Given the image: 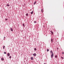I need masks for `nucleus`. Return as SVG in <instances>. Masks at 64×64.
Segmentation results:
<instances>
[{
    "mask_svg": "<svg viewBox=\"0 0 64 64\" xmlns=\"http://www.w3.org/2000/svg\"><path fill=\"white\" fill-rule=\"evenodd\" d=\"M54 56V54H53V53H52V54L51 55V58H52Z\"/></svg>",
    "mask_w": 64,
    "mask_h": 64,
    "instance_id": "obj_1",
    "label": "nucleus"
},
{
    "mask_svg": "<svg viewBox=\"0 0 64 64\" xmlns=\"http://www.w3.org/2000/svg\"><path fill=\"white\" fill-rule=\"evenodd\" d=\"M10 30L11 31H13V29L12 28H10Z\"/></svg>",
    "mask_w": 64,
    "mask_h": 64,
    "instance_id": "obj_2",
    "label": "nucleus"
},
{
    "mask_svg": "<svg viewBox=\"0 0 64 64\" xmlns=\"http://www.w3.org/2000/svg\"><path fill=\"white\" fill-rule=\"evenodd\" d=\"M7 56H10V53H8L7 54Z\"/></svg>",
    "mask_w": 64,
    "mask_h": 64,
    "instance_id": "obj_3",
    "label": "nucleus"
},
{
    "mask_svg": "<svg viewBox=\"0 0 64 64\" xmlns=\"http://www.w3.org/2000/svg\"><path fill=\"white\" fill-rule=\"evenodd\" d=\"M33 56H36V54L35 53V54H33Z\"/></svg>",
    "mask_w": 64,
    "mask_h": 64,
    "instance_id": "obj_4",
    "label": "nucleus"
},
{
    "mask_svg": "<svg viewBox=\"0 0 64 64\" xmlns=\"http://www.w3.org/2000/svg\"><path fill=\"white\" fill-rule=\"evenodd\" d=\"M50 32H51V33H52V35H53V34L54 33H53V32H52V31H50Z\"/></svg>",
    "mask_w": 64,
    "mask_h": 64,
    "instance_id": "obj_5",
    "label": "nucleus"
},
{
    "mask_svg": "<svg viewBox=\"0 0 64 64\" xmlns=\"http://www.w3.org/2000/svg\"><path fill=\"white\" fill-rule=\"evenodd\" d=\"M53 39H52V38H51V42H53Z\"/></svg>",
    "mask_w": 64,
    "mask_h": 64,
    "instance_id": "obj_6",
    "label": "nucleus"
},
{
    "mask_svg": "<svg viewBox=\"0 0 64 64\" xmlns=\"http://www.w3.org/2000/svg\"><path fill=\"white\" fill-rule=\"evenodd\" d=\"M31 60H33V58L32 57H31Z\"/></svg>",
    "mask_w": 64,
    "mask_h": 64,
    "instance_id": "obj_7",
    "label": "nucleus"
},
{
    "mask_svg": "<svg viewBox=\"0 0 64 64\" xmlns=\"http://www.w3.org/2000/svg\"><path fill=\"white\" fill-rule=\"evenodd\" d=\"M1 59L2 60H4V58H1Z\"/></svg>",
    "mask_w": 64,
    "mask_h": 64,
    "instance_id": "obj_8",
    "label": "nucleus"
},
{
    "mask_svg": "<svg viewBox=\"0 0 64 64\" xmlns=\"http://www.w3.org/2000/svg\"><path fill=\"white\" fill-rule=\"evenodd\" d=\"M33 13V11H32V12H31V14H32Z\"/></svg>",
    "mask_w": 64,
    "mask_h": 64,
    "instance_id": "obj_9",
    "label": "nucleus"
},
{
    "mask_svg": "<svg viewBox=\"0 0 64 64\" xmlns=\"http://www.w3.org/2000/svg\"><path fill=\"white\" fill-rule=\"evenodd\" d=\"M36 1L34 2V5H35V4H36Z\"/></svg>",
    "mask_w": 64,
    "mask_h": 64,
    "instance_id": "obj_10",
    "label": "nucleus"
},
{
    "mask_svg": "<svg viewBox=\"0 0 64 64\" xmlns=\"http://www.w3.org/2000/svg\"><path fill=\"white\" fill-rule=\"evenodd\" d=\"M23 26H24V27H25V25H24V24H23Z\"/></svg>",
    "mask_w": 64,
    "mask_h": 64,
    "instance_id": "obj_11",
    "label": "nucleus"
},
{
    "mask_svg": "<svg viewBox=\"0 0 64 64\" xmlns=\"http://www.w3.org/2000/svg\"><path fill=\"white\" fill-rule=\"evenodd\" d=\"M50 52L51 54H52V53H53V52H52V50L50 51Z\"/></svg>",
    "mask_w": 64,
    "mask_h": 64,
    "instance_id": "obj_12",
    "label": "nucleus"
},
{
    "mask_svg": "<svg viewBox=\"0 0 64 64\" xmlns=\"http://www.w3.org/2000/svg\"><path fill=\"white\" fill-rule=\"evenodd\" d=\"M34 50H35L36 51V48H34Z\"/></svg>",
    "mask_w": 64,
    "mask_h": 64,
    "instance_id": "obj_13",
    "label": "nucleus"
},
{
    "mask_svg": "<svg viewBox=\"0 0 64 64\" xmlns=\"http://www.w3.org/2000/svg\"><path fill=\"white\" fill-rule=\"evenodd\" d=\"M6 6H9V5L8 4H7Z\"/></svg>",
    "mask_w": 64,
    "mask_h": 64,
    "instance_id": "obj_14",
    "label": "nucleus"
},
{
    "mask_svg": "<svg viewBox=\"0 0 64 64\" xmlns=\"http://www.w3.org/2000/svg\"><path fill=\"white\" fill-rule=\"evenodd\" d=\"M26 16H28V14H26Z\"/></svg>",
    "mask_w": 64,
    "mask_h": 64,
    "instance_id": "obj_15",
    "label": "nucleus"
},
{
    "mask_svg": "<svg viewBox=\"0 0 64 64\" xmlns=\"http://www.w3.org/2000/svg\"><path fill=\"white\" fill-rule=\"evenodd\" d=\"M41 12H43V9H42Z\"/></svg>",
    "mask_w": 64,
    "mask_h": 64,
    "instance_id": "obj_16",
    "label": "nucleus"
},
{
    "mask_svg": "<svg viewBox=\"0 0 64 64\" xmlns=\"http://www.w3.org/2000/svg\"><path fill=\"white\" fill-rule=\"evenodd\" d=\"M34 23H36V21H34Z\"/></svg>",
    "mask_w": 64,
    "mask_h": 64,
    "instance_id": "obj_17",
    "label": "nucleus"
},
{
    "mask_svg": "<svg viewBox=\"0 0 64 64\" xmlns=\"http://www.w3.org/2000/svg\"><path fill=\"white\" fill-rule=\"evenodd\" d=\"M4 54H6V52H4Z\"/></svg>",
    "mask_w": 64,
    "mask_h": 64,
    "instance_id": "obj_18",
    "label": "nucleus"
},
{
    "mask_svg": "<svg viewBox=\"0 0 64 64\" xmlns=\"http://www.w3.org/2000/svg\"><path fill=\"white\" fill-rule=\"evenodd\" d=\"M9 58H11V56H10L9 57Z\"/></svg>",
    "mask_w": 64,
    "mask_h": 64,
    "instance_id": "obj_19",
    "label": "nucleus"
},
{
    "mask_svg": "<svg viewBox=\"0 0 64 64\" xmlns=\"http://www.w3.org/2000/svg\"><path fill=\"white\" fill-rule=\"evenodd\" d=\"M57 56H55V57L56 58H57Z\"/></svg>",
    "mask_w": 64,
    "mask_h": 64,
    "instance_id": "obj_20",
    "label": "nucleus"
},
{
    "mask_svg": "<svg viewBox=\"0 0 64 64\" xmlns=\"http://www.w3.org/2000/svg\"><path fill=\"white\" fill-rule=\"evenodd\" d=\"M61 58H62V59H64V58H63V57H61Z\"/></svg>",
    "mask_w": 64,
    "mask_h": 64,
    "instance_id": "obj_21",
    "label": "nucleus"
},
{
    "mask_svg": "<svg viewBox=\"0 0 64 64\" xmlns=\"http://www.w3.org/2000/svg\"><path fill=\"white\" fill-rule=\"evenodd\" d=\"M47 51H48V52L49 51V49H48V50H47Z\"/></svg>",
    "mask_w": 64,
    "mask_h": 64,
    "instance_id": "obj_22",
    "label": "nucleus"
},
{
    "mask_svg": "<svg viewBox=\"0 0 64 64\" xmlns=\"http://www.w3.org/2000/svg\"><path fill=\"white\" fill-rule=\"evenodd\" d=\"M6 21H7V19H6Z\"/></svg>",
    "mask_w": 64,
    "mask_h": 64,
    "instance_id": "obj_23",
    "label": "nucleus"
},
{
    "mask_svg": "<svg viewBox=\"0 0 64 64\" xmlns=\"http://www.w3.org/2000/svg\"><path fill=\"white\" fill-rule=\"evenodd\" d=\"M64 54V52H62V54Z\"/></svg>",
    "mask_w": 64,
    "mask_h": 64,
    "instance_id": "obj_24",
    "label": "nucleus"
},
{
    "mask_svg": "<svg viewBox=\"0 0 64 64\" xmlns=\"http://www.w3.org/2000/svg\"><path fill=\"white\" fill-rule=\"evenodd\" d=\"M48 41H49V42H50V40H49Z\"/></svg>",
    "mask_w": 64,
    "mask_h": 64,
    "instance_id": "obj_25",
    "label": "nucleus"
},
{
    "mask_svg": "<svg viewBox=\"0 0 64 64\" xmlns=\"http://www.w3.org/2000/svg\"><path fill=\"white\" fill-rule=\"evenodd\" d=\"M3 40H5V38H4Z\"/></svg>",
    "mask_w": 64,
    "mask_h": 64,
    "instance_id": "obj_26",
    "label": "nucleus"
},
{
    "mask_svg": "<svg viewBox=\"0 0 64 64\" xmlns=\"http://www.w3.org/2000/svg\"><path fill=\"white\" fill-rule=\"evenodd\" d=\"M3 48V49H4V48H4V47Z\"/></svg>",
    "mask_w": 64,
    "mask_h": 64,
    "instance_id": "obj_27",
    "label": "nucleus"
},
{
    "mask_svg": "<svg viewBox=\"0 0 64 64\" xmlns=\"http://www.w3.org/2000/svg\"><path fill=\"white\" fill-rule=\"evenodd\" d=\"M57 49H58V48H57Z\"/></svg>",
    "mask_w": 64,
    "mask_h": 64,
    "instance_id": "obj_28",
    "label": "nucleus"
},
{
    "mask_svg": "<svg viewBox=\"0 0 64 64\" xmlns=\"http://www.w3.org/2000/svg\"><path fill=\"white\" fill-rule=\"evenodd\" d=\"M5 46H4V47H5Z\"/></svg>",
    "mask_w": 64,
    "mask_h": 64,
    "instance_id": "obj_29",
    "label": "nucleus"
},
{
    "mask_svg": "<svg viewBox=\"0 0 64 64\" xmlns=\"http://www.w3.org/2000/svg\"><path fill=\"white\" fill-rule=\"evenodd\" d=\"M4 38H5V37H4Z\"/></svg>",
    "mask_w": 64,
    "mask_h": 64,
    "instance_id": "obj_30",
    "label": "nucleus"
},
{
    "mask_svg": "<svg viewBox=\"0 0 64 64\" xmlns=\"http://www.w3.org/2000/svg\"><path fill=\"white\" fill-rule=\"evenodd\" d=\"M22 6H24V5H22Z\"/></svg>",
    "mask_w": 64,
    "mask_h": 64,
    "instance_id": "obj_31",
    "label": "nucleus"
},
{
    "mask_svg": "<svg viewBox=\"0 0 64 64\" xmlns=\"http://www.w3.org/2000/svg\"><path fill=\"white\" fill-rule=\"evenodd\" d=\"M21 55H22V54H21Z\"/></svg>",
    "mask_w": 64,
    "mask_h": 64,
    "instance_id": "obj_32",
    "label": "nucleus"
}]
</instances>
